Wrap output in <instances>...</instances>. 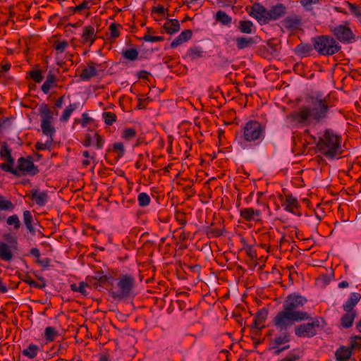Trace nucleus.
<instances>
[{"mask_svg": "<svg viewBox=\"0 0 361 361\" xmlns=\"http://www.w3.org/2000/svg\"><path fill=\"white\" fill-rule=\"evenodd\" d=\"M305 297L298 293L289 294L283 301V309L273 318V325L280 331H286L295 322L310 319L295 327V334L300 338H312L317 335V329L322 330L326 325L322 317H311L310 314L301 308L307 303Z\"/></svg>", "mask_w": 361, "mask_h": 361, "instance_id": "1", "label": "nucleus"}, {"mask_svg": "<svg viewBox=\"0 0 361 361\" xmlns=\"http://www.w3.org/2000/svg\"><path fill=\"white\" fill-rule=\"evenodd\" d=\"M331 106L327 97L317 94L310 97V106H300L297 111H293L289 118L294 123L302 127L321 123L327 119Z\"/></svg>", "mask_w": 361, "mask_h": 361, "instance_id": "2", "label": "nucleus"}, {"mask_svg": "<svg viewBox=\"0 0 361 361\" xmlns=\"http://www.w3.org/2000/svg\"><path fill=\"white\" fill-rule=\"evenodd\" d=\"M341 135L332 129H326L319 137L316 147L319 153L327 159H334L342 152Z\"/></svg>", "mask_w": 361, "mask_h": 361, "instance_id": "3", "label": "nucleus"}, {"mask_svg": "<svg viewBox=\"0 0 361 361\" xmlns=\"http://www.w3.org/2000/svg\"><path fill=\"white\" fill-rule=\"evenodd\" d=\"M266 123L257 120H250L242 126L241 132L236 134V140L240 142L250 143L253 145L260 144L265 138Z\"/></svg>", "mask_w": 361, "mask_h": 361, "instance_id": "4", "label": "nucleus"}, {"mask_svg": "<svg viewBox=\"0 0 361 361\" xmlns=\"http://www.w3.org/2000/svg\"><path fill=\"white\" fill-rule=\"evenodd\" d=\"M135 284V279L130 274H123L117 279V283L113 287L109 295L116 300L128 299L130 297Z\"/></svg>", "mask_w": 361, "mask_h": 361, "instance_id": "5", "label": "nucleus"}, {"mask_svg": "<svg viewBox=\"0 0 361 361\" xmlns=\"http://www.w3.org/2000/svg\"><path fill=\"white\" fill-rule=\"evenodd\" d=\"M314 49L322 56H332L341 49L336 39L329 35H320L312 38Z\"/></svg>", "mask_w": 361, "mask_h": 361, "instance_id": "6", "label": "nucleus"}, {"mask_svg": "<svg viewBox=\"0 0 361 361\" xmlns=\"http://www.w3.org/2000/svg\"><path fill=\"white\" fill-rule=\"evenodd\" d=\"M15 169L18 173L17 177L22 175L35 176L39 172L38 167L33 163L32 157L30 156L26 158L20 157L17 161V166Z\"/></svg>", "mask_w": 361, "mask_h": 361, "instance_id": "7", "label": "nucleus"}, {"mask_svg": "<svg viewBox=\"0 0 361 361\" xmlns=\"http://www.w3.org/2000/svg\"><path fill=\"white\" fill-rule=\"evenodd\" d=\"M331 32L337 40L343 44L351 43L355 40V35L350 27L345 25H338L330 27Z\"/></svg>", "mask_w": 361, "mask_h": 361, "instance_id": "8", "label": "nucleus"}, {"mask_svg": "<svg viewBox=\"0 0 361 361\" xmlns=\"http://www.w3.org/2000/svg\"><path fill=\"white\" fill-rule=\"evenodd\" d=\"M95 140V148L97 149H102L104 147L105 140L104 138L101 136L97 131L92 135L90 133H87L84 136V139L81 141V143L85 147H89L92 145L93 140Z\"/></svg>", "mask_w": 361, "mask_h": 361, "instance_id": "9", "label": "nucleus"}, {"mask_svg": "<svg viewBox=\"0 0 361 361\" xmlns=\"http://www.w3.org/2000/svg\"><path fill=\"white\" fill-rule=\"evenodd\" d=\"M250 16L256 18L259 22L267 23L268 9L259 3H255L251 7Z\"/></svg>", "mask_w": 361, "mask_h": 361, "instance_id": "10", "label": "nucleus"}, {"mask_svg": "<svg viewBox=\"0 0 361 361\" xmlns=\"http://www.w3.org/2000/svg\"><path fill=\"white\" fill-rule=\"evenodd\" d=\"M286 7L283 4H277L268 9L267 23L271 20H276L285 16Z\"/></svg>", "mask_w": 361, "mask_h": 361, "instance_id": "11", "label": "nucleus"}, {"mask_svg": "<svg viewBox=\"0 0 361 361\" xmlns=\"http://www.w3.org/2000/svg\"><path fill=\"white\" fill-rule=\"evenodd\" d=\"M261 213L259 209L253 208H244L240 210V216L245 221H259Z\"/></svg>", "mask_w": 361, "mask_h": 361, "instance_id": "12", "label": "nucleus"}, {"mask_svg": "<svg viewBox=\"0 0 361 361\" xmlns=\"http://www.w3.org/2000/svg\"><path fill=\"white\" fill-rule=\"evenodd\" d=\"M281 23L288 30H298L302 23V18L293 14L285 18Z\"/></svg>", "mask_w": 361, "mask_h": 361, "instance_id": "13", "label": "nucleus"}, {"mask_svg": "<svg viewBox=\"0 0 361 361\" xmlns=\"http://www.w3.org/2000/svg\"><path fill=\"white\" fill-rule=\"evenodd\" d=\"M99 66V64L92 61L88 62L87 63V67L83 68L80 74V79L83 81H88L92 78L97 76L98 75V71L96 67Z\"/></svg>", "mask_w": 361, "mask_h": 361, "instance_id": "14", "label": "nucleus"}, {"mask_svg": "<svg viewBox=\"0 0 361 361\" xmlns=\"http://www.w3.org/2000/svg\"><path fill=\"white\" fill-rule=\"evenodd\" d=\"M268 310L262 308L256 313L252 325V328L261 329L264 327V323L268 316Z\"/></svg>", "mask_w": 361, "mask_h": 361, "instance_id": "15", "label": "nucleus"}, {"mask_svg": "<svg viewBox=\"0 0 361 361\" xmlns=\"http://www.w3.org/2000/svg\"><path fill=\"white\" fill-rule=\"evenodd\" d=\"M235 42L238 50L254 47L257 44L255 39L251 37H238Z\"/></svg>", "mask_w": 361, "mask_h": 361, "instance_id": "16", "label": "nucleus"}, {"mask_svg": "<svg viewBox=\"0 0 361 361\" xmlns=\"http://www.w3.org/2000/svg\"><path fill=\"white\" fill-rule=\"evenodd\" d=\"M282 207L288 212L296 214L295 209L299 207V203L297 198L294 197L292 195L288 194L286 195V200L282 203Z\"/></svg>", "mask_w": 361, "mask_h": 361, "instance_id": "17", "label": "nucleus"}, {"mask_svg": "<svg viewBox=\"0 0 361 361\" xmlns=\"http://www.w3.org/2000/svg\"><path fill=\"white\" fill-rule=\"evenodd\" d=\"M97 36L93 25H88L83 27L82 35V43L86 44L90 42V45L93 44L96 40Z\"/></svg>", "mask_w": 361, "mask_h": 361, "instance_id": "18", "label": "nucleus"}, {"mask_svg": "<svg viewBox=\"0 0 361 361\" xmlns=\"http://www.w3.org/2000/svg\"><path fill=\"white\" fill-rule=\"evenodd\" d=\"M192 36V32L191 30H185L180 32V34L176 37L171 43V48H176L183 43L188 41Z\"/></svg>", "mask_w": 361, "mask_h": 361, "instance_id": "19", "label": "nucleus"}, {"mask_svg": "<svg viewBox=\"0 0 361 361\" xmlns=\"http://www.w3.org/2000/svg\"><path fill=\"white\" fill-rule=\"evenodd\" d=\"M31 198L35 202L36 204L43 207L48 201V194L45 191L39 192L38 190H31Z\"/></svg>", "mask_w": 361, "mask_h": 361, "instance_id": "20", "label": "nucleus"}, {"mask_svg": "<svg viewBox=\"0 0 361 361\" xmlns=\"http://www.w3.org/2000/svg\"><path fill=\"white\" fill-rule=\"evenodd\" d=\"M56 76L51 71H49L47 75L46 80L41 87L42 91L46 94H48L51 88L56 86Z\"/></svg>", "mask_w": 361, "mask_h": 361, "instance_id": "21", "label": "nucleus"}, {"mask_svg": "<svg viewBox=\"0 0 361 361\" xmlns=\"http://www.w3.org/2000/svg\"><path fill=\"white\" fill-rule=\"evenodd\" d=\"M163 28L166 33L173 35L178 32L180 29L179 21L177 19H167Z\"/></svg>", "mask_w": 361, "mask_h": 361, "instance_id": "22", "label": "nucleus"}, {"mask_svg": "<svg viewBox=\"0 0 361 361\" xmlns=\"http://www.w3.org/2000/svg\"><path fill=\"white\" fill-rule=\"evenodd\" d=\"M361 299V295L359 293H352L348 300L343 305V308L345 312L353 311V307Z\"/></svg>", "mask_w": 361, "mask_h": 361, "instance_id": "23", "label": "nucleus"}, {"mask_svg": "<svg viewBox=\"0 0 361 361\" xmlns=\"http://www.w3.org/2000/svg\"><path fill=\"white\" fill-rule=\"evenodd\" d=\"M353 353L349 347L341 346L336 351L335 355L337 361H347L350 359Z\"/></svg>", "mask_w": 361, "mask_h": 361, "instance_id": "24", "label": "nucleus"}, {"mask_svg": "<svg viewBox=\"0 0 361 361\" xmlns=\"http://www.w3.org/2000/svg\"><path fill=\"white\" fill-rule=\"evenodd\" d=\"M23 221L27 231L32 235H35L36 230L34 227V221L32 215L29 210L23 212Z\"/></svg>", "mask_w": 361, "mask_h": 361, "instance_id": "25", "label": "nucleus"}, {"mask_svg": "<svg viewBox=\"0 0 361 361\" xmlns=\"http://www.w3.org/2000/svg\"><path fill=\"white\" fill-rule=\"evenodd\" d=\"M313 49V44L300 43L295 47V52L297 55L304 57L309 56Z\"/></svg>", "mask_w": 361, "mask_h": 361, "instance_id": "26", "label": "nucleus"}, {"mask_svg": "<svg viewBox=\"0 0 361 361\" xmlns=\"http://www.w3.org/2000/svg\"><path fill=\"white\" fill-rule=\"evenodd\" d=\"M356 316L355 311L346 312L341 318V324L345 329L352 326Z\"/></svg>", "mask_w": 361, "mask_h": 361, "instance_id": "27", "label": "nucleus"}, {"mask_svg": "<svg viewBox=\"0 0 361 361\" xmlns=\"http://www.w3.org/2000/svg\"><path fill=\"white\" fill-rule=\"evenodd\" d=\"M39 351L40 348L39 345L31 343L28 345V346L26 348L23 350L22 355L30 359H33L37 355Z\"/></svg>", "mask_w": 361, "mask_h": 361, "instance_id": "28", "label": "nucleus"}, {"mask_svg": "<svg viewBox=\"0 0 361 361\" xmlns=\"http://www.w3.org/2000/svg\"><path fill=\"white\" fill-rule=\"evenodd\" d=\"M39 112L42 116V121L51 122L53 119V112L49 109L47 104H42L39 106Z\"/></svg>", "mask_w": 361, "mask_h": 361, "instance_id": "29", "label": "nucleus"}, {"mask_svg": "<svg viewBox=\"0 0 361 361\" xmlns=\"http://www.w3.org/2000/svg\"><path fill=\"white\" fill-rule=\"evenodd\" d=\"M41 128L44 135L49 137V139L54 140V135L55 134V128L51 125V122L42 121Z\"/></svg>", "mask_w": 361, "mask_h": 361, "instance_id": "30", "label": "nucleus"}, {"mask_svg": "<svg viewBox=\"0 0 361 361\" xmlns=\"http://www.w3.org/2000/svg\"><path fill=\"white\" fill-rule=\"evenodd\" d=\"M0 258L7 262L11 261L13 258L9 246L5 243H0Z\"/></svg>", "mask_w": 361, "mask_h": 361, "instance_id": "31", "label": "nucleus"}, {"mask_svg": "<svg viewBox=\"0 0 361 361\" xmlns=\"http://www.w3.org/2000/svg\"><path fill=\"white\" fill-rule=\"evenodd\" d=\"M0 157L8 163H14V159L11 155V150L6 142H4L1 147Z\"/></svg>", "mask_w": 361, "mask_h": 361, "instance_id": "32", "label": "nucleus"}, {"mask_svg": "<svg viewBox=\"0 0 361 361\" xmlns=\"http://www.w3.org/2000/svg\"><path fill=\"white\" fill-rule=\"evenodd\" d=\"M215 19L217 22L221 23L224 25H230L232 22L231 17L224 11H217Z\"/></svg>", "mask_w": 361, "mask_h": 361, "instance_id": "33", "label": "nucleus"}, {"mask_svg": "<svg viewBox=\"0 0 361 361\" xmlns=\"http://www.w3.org/2000/svg\"><path fill=\"white\" fill-rule=\"evenodd\" d=\"M71 290L74 292H78L82 295L86 296L88 295L87 288H89V283L87 282L81 281L79 284L72 283L71 286Z\"/></svg>", "mask_w": 361, "mask_h": 361, "instance_id": "34", "label": "nucleus"}, {"mask_svg": "<svg viewBox=\"0 0 361 361\" xmlns=\"http://www.w3.org/2000/svg\"><path fill=\"white\" fill-rule=\"evenodd\" d=\"M186 56L193 61L203 56V51L201 47H193L188 50Z\"/></svg>", "mask_w": 361, "mask_h": 361, "instance_id": "35", "label": "nucleus"}, {"mask_svg": "<svg viewBox=\"0 0 361 361\" xmlns=\"http://www.w3.org/2000/svg\"><path fill=\"white\" fill-rule=\"evenodd\" d=\"M78 105L77 103H73L66 106L60 117V121L61 122H67L72 113L78 108Z\"/></svg>", "mask_w": 361, "mask_h": 361, "instance_id": "36", "label": "nucleus"}, {"mask_svg": "<svg viewBox=\"0 0 361 361\" xmlns=\"http://www.w3.org/2000/svg\"><path fill=\"white\" fill-rule=\"evenodd\" d=\"M254 25L250 20H240L238 25V30L240 32L244 34H251L252 32Z\"/></svg>", "mask_w": 361, "mask_h": 361, "instance_id": "37", "label": "nucleus"}, {"mask_svg": "<svg viewBox=\"0 0 361 361\" xmlns=\"http://www.w3.org/2000/svg\"><path fill=\"white\" fill-rule=\"evenodd\" d=\"M122 56L129 61H135L137 59L139 52L136 49H123L121 52Z\"/></svg>", "mask_w": 361, "mask_h": 361, "instance_id": "38", "label": "nucleus"}, {"mask_svg": "<svg viewBox=\"0 0 361 361\" xmlns=\"http://www.w3.org/2000/svg\"><path fill=\"white\" fill-rule=\"evenodd\" d=\"M349 348L351 352L353 351H359L361 350V336H352L350 338V345Z\"/></svg>", "mask_w": 361, "mask_h": 361, "instance_id": "39", "label": "nucleus"}, {"mask_svg": "<svg viewBox=\"0 0 361 361\" xmlns=\"http://www.w3.org/2000/svg\"><path fill=\"white\" fill-rule=\"evenodd\" d=\"M15 208L13 202L9 200L5 199V197L2 195H0V211H13Z\"/></svg>", "mask_w": 361, "mask_h": 361, "instance_id": "40", "label": "nucleus"}, {"mask_svg": "<svg viewBox=\"0 0 361 361\" xmlns=\"http://www.w3.org/2000/svg\"><path fill=\"white\" fill-rule=\"evenodd\" d=\"M59 336L58 331L54 327L48 326L44 330V338L47 341H53Z\"/></svg>", "mask_w": 361, "mask_h": 361, "instance_id": "41", "label": "nucleus"}, {"mask_svg": "<svg viewBox=\"0 0 361 361\" xmlns=\"http://www.w3.org/2000/svg\"><path fill=\"white\" fill-rule=\"evenodd\" d=\"M114 277L111 276H106L103 274L102 277H99V281H97V283H99V285L102 288H106L110 285H113Z\"/></svg>", "mask_w": 361, "mask_h": 361, "instance_id": "42", "label": "nucleus"}, {"mask_svg": "<svg viewBox=\"0 0 361 361\" xmlns=\"http://www.w3.org/2000/svg\"><path fill=\"white\" fill-rule=\"evenodd\" d=\"M93 4L92 0H83L81 4L75 7H71V9L73 13L80 12L83 9H90V6Z\"/></svg>", "mask_w": 361, "mask_h": 361, "instance_id": "43", "label": "nucleus"}, {"mask_svg": "<svg viewBox=\"0 0 361 361\" xmlns=\"http://www.w3.org/2000/svg\"><path fill=\"white\" fill-rule=\"evenodd\" d=\"M137 201L139 206L141 207H147L149 204L151 199L149 195L146 192H141L138 195Z\"/></svg>", "mask_w": 361, "mask_h": 361, "instance_id": "44", "label": "nucleus"}, {"mask_svg": "<svg viewBox=\"0 0 361 361\" xmlns=\"http://www.w3.org/2000/svg\"><path fill=\"white\" fill-rule=\"evenodd\" d=\"M102 118L107 126H111L116 121L117 116L113 112L104 111L102 114Z\"/></svg>", "mask_w": 361, "mask_h": 361, "instance_id": "45", "label": "nucleus"}, {"mask_svg": "<svg viewBox=\"0 0 361 361\" xmlns=\"http://www.w3.org/2000/svg\"><path fill=\"white\" fill-rule=\"evenodd\" d=\"M137 135L136 130L133 128H128L123 130L121 137L126 140H130Z\"/></svg>", "mask_w": 361, "mask_h": 361, "instance_id": "46", "label": "nucleus"}, {"mask_svg": "<svg viewBox=\"0 0 361 361\" xmlns=\"http://www.w3.org/2000/svg\"><path fill=\"white\" fill-rule=\"evenodd\" d=\"M29 76L37 83L42 81L44 76L41 70H32L28 73Z\"/></svg>", "mask_w": 361, "mask_h": 361, "instance_id": "47", "label": "nucleus"}, {"mask_svg": "<svg viewBox=\"0 0 361 361\" xmlns=\"http://www.w3.org/2000/svg\"><path fill=\"white\" fill-rule=\"evenodd\" d=\"M206 233L209 238H217L223 234L222 231L220 228H213L212 225L206 228Z\"/></svg>", "mask_w": 361, "mask_h": 361, "instance_id": "48", "label": "nucleus"}, {"mask_svg": "<svg viewBox=\"0 0 361 361\" xmlns=\"http://www.w3.org/2000/svg\"><path fill=\"white\" fill-rule=\"evenodd\" d=\"M122 26L121 24L113 23L109 25V30L111 32V37L113 39H116L120 36V28Z\"/></svg>", "mask_w": 361, "mask_h": 361, "instance_id": "49", "label": "nucleus"}, {"mask_svg": "<svg viewBox=\"0 0 361 361\" xmlns=\"http://www.w3.org/2000/svg\"><path fill=\"white\" fill-rule=\"evenodd\" d=\"M6 223L9 226L13 225V228L15 230H18L20 227V221L19 220L18 215L16 214L10 216L7 219Z\"/></svg>", "mask_w": 361, "mask_h": 361, "instance_id": "50", "label": "nucleus"}, {"mask_svg": "<svg viewBox=\"0 0 361 361\" xmlns=\"http://www.w3.org/2000/svg\"><path fill=\"white\" fill-rule=\"evenodd\" d=\"M13 165H14V163H8V162L7 164L1 163V164H0V169L5 172L11 173V174L14 175L15 176H18V173L16 171V170L15 169V168L13 167Z\"/></svg>", "mask_w": 361, "mask_h": 361, "instance_id": "51", "label": "nucleus"}, {"mask_svg": "<svg viewBox=\"0 0 361 361\" xmlns=\"http://www.w3.org/2000/svg\"><path fill=\"white\" fill-rule=\"evenodd\" d=\"M348 5L350 13L358 18L361 22V8L350 2H348Z\"/></svg>", "mask_w": 361, "mask_h": 361, "instance_id": "52", "label": "nucleus"}, {"mask_svg": "<svg viewBox=\"0 0 361 361\" xmlns=\"http://www.w3.org/2000/svg\"><path fill=\"white\" fill-rule=\"evenodd\" d=\"M80 122L82 127H86L88 124H92L94 121V119L88 116L87 113H83L82 114V120L80 119L75 120V122Z\"/></svg>", "mask_w": 361, "mask_h": 361, "instance_id": "53", "label": "nucleus"}, {"mask_svg": "<svg viewBox=\"0 0 361 361\" xmlns=\"http://www.w3.org/2000/svg\"><path fill=\"white\" fill-rule=\"evenodd\" d=\"M140 39L145 42H155L164 41V37L162 36H151L149 34H145Z\"/></svg>", "mask_w": 361, "mask_h": 361, "instance_id": "54", "label": "nucleus"}, {"mask_svg": "<svg viewBox=\"0 0 361 361\" xmlns=\"http://www.w3.org/2000/svg\"><path fill=\"white\" fill-rule=\"evenodd\" d=\"M113 150L118 154V157H123L125 153V148L123 142H115L113 145Z\"/></svg>", "mask_w": 361, "mask_h": 361, "instance_id": "55", "label": "nucleus"}, {"mask_svg": "<svg viewBox=\"0 0 361 361\" xmlns=\"http://www.w3.org/2000/svg\"><path fill=\"white\" fill-rule=\"evenodd\" d=\"M290 341V336L288 334L285 333L283 336H280L274 338V343L279 345L286 343Z\"/></svg>", "mask_w": 361, "mask_h": 361, "instance_id": "56", "label": "nucleus"}, {"mask_svg": "<svg viewBox=\"0 0 361 361\" xmlns=\"http://www.w3.org/2000/svg\"><path fill=\"white\" fill-rule=\"evenodd\" d=\"M319 0H300L301 5L307 11L312 10L313 4H318Z\"/></svg>", "mask_w": 361, "mask_h": 361, "instance_id": "57", "label": "nucleus"}, {"mask_svg": "<svg viewBox=\"0 0 361 361\" xmlns=\"http://www.w3.org/2000/svg\"><path fill=\"white\" fill-rule=\"evenodd\" d=\"M52 142H53V140H51L50 139L49 140H47L45 143L37 142L35 144V148L38 151L49 149L51 146Z\"/></svg>", "mask_w": 361, "mask_h": 361, "instance_id": "58", "label": "nucleus"}, {"mask_svg": "<svg viewBox=\"0 0 361 361\" xmlns=\"http://www.w3.org/2000/svg\"><path fill=\"white\" fill-rule=\"evenodd\" d=\"M68 46V43L67 41L56 42L54 44L55 49L60 53L64 52Z\"/></svg>", "mask_w": 361, "mask_h": 361, "instance_id": "59", "label": "nucleus"}, {"mask_svg": "<svg viewBox=\"0 0 361 361\" xmlns=\"http://www.w3.org/2000/svg\"><path fill=\"white\" fill-rule=\"evenodd\" d=\"M22 280L25 283L28 284L30 287H40L39 286H37V283L31 278L28 273H27L25 275L24 278L22 279Z\"/></svg>", "mask_w": 361, "mask_h": 361, "instance_id": "60", "label": "nucleus"}, {"mask_svg": "<svg viewBox=\"0 0 361 361\" xmlns=\"http://www.w3.org/2000/svg\"><path fill=\"white\" fill-rule=\"evenodd\" d=\"M176 219L182 226H185L187 224L186 216L183 212H177Z\"/></svg>", "mask_w": 361, "mask_h": 361, "instance_id": "61", "label": "nucleus"}, {"mask_svg": "<svg viewBox=\"0 0 361 361\" xmlns=\"http://www.w3.org/2000/svg\"><path fill=\"white\" fill-rule=\"evenodd\" d=\"M35 262L39 264L43 269H47L50 267L51 259L48 257L44 259H37Z\"/></svg>", "mask_w": 361, "mask_h": 361, "instance_id": "62", "label": "nucleus"}, {"mask_svg": "<svg viewBox=\"0 0 361 361\" xmlns=\"http://www.w3.org/2000/svg\"><path fill=\"white\" fill-rule=\"evenodd\" d=\"M168 12V9L165 8L162 5H158L157 6H154L152 8V13H157L159 15H164L165 13Z\"/></svg>", "mask_w": 361, "mask_h": 361, "instance_id": "63", "label": "nucleus"}, {"mask_svg": "<svg viewBox=\"0 0 361 361\" xmlns=\"http://www.w3.org/2000/svg\"><path fill=\"white\" fill-rule=\"evenodd\" d=\"M137 78L145 80H149L150 73L147 71H140L137 73Z\"/></svg>", "mask_w": 361, "mask_h": 361, "instance_id": "64", "label": "nucleus"}]
</instances>
